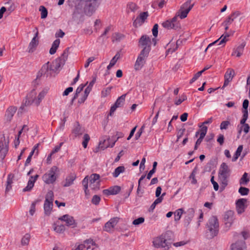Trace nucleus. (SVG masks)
I'll return each mask as SVG.
<instances>
[{"mask_svg":"<svg viewBox=\"0 0 250 250\" xmlns=\"http://www.w3.org/2000/svg\"><path fill=\"white\" fill-rule=\"evenodd\" d=\"M245 45L246 42H244L238 46L234 47L231 53V56H236L237 57H240L243 54Z\"/></svg>","mask_w":250,"mask_h":250,"instance_id":"5701e85b","label":"nucleus"},{"mask_svg":"<svg viewBox=\"0 0 250 250\" xmlns=\"http://www.w3.org/2000/svg\"><path fill=\"white\" fill-rule=\"evenodd\" d=\"M60 43V40L59 39H56L53 42L52 46L49 50V53L50 54L53 55L56 53L57 48L59 47Z\"/></svg>","mask_w":250,"mask_h":250,"instance_id":"2f4dec72","label":"nucleus"},{"mask_svg":"<svg viewBox=\"0 0 250 250\" xmlns=\"http://www.w3.org/2000/svg\"><path fill=\"white\" fill-rule=\"evenodd\" d=\"M69 54V49H65L62 56L56 59L51 64H50V69L52 71L55 72L57 71L61 66H62L65 63V62L67 59Z\"/></svg>","mask_w":250,"mask_h":250,"instance_id":"6e6552de","label":"nucleus"},{"mask_svg":"<svg viewBox=\"0 0 250 250\" xmlns=\"http://www.w3.org/2000/svg\"><path fill=\"white\" fill-rule=\"evenodd\" d=\"M145 127V125H143V126H142V127H141L140 130L136 133V134L135 135L136 140H138L140 137L143 132L144 131Z\"/></svg>","mask_w":250,"mask_h":250,"instance_id":"052dcab7","label":"nucleus"},{"mask_svg":"<svg viewBox=\"0 0 250 250\" xmlns=\"http://www.w3.org/2000/svg\"><path fill=\"white\" fill-rule=\"evenodd\" d=\"M185 213L183 208H179L177 209L174 212V220L178 221L180 220L182 214Z\"/></svg>","mask_w":250,"mask_h":250,"instance_id":"f704fd0d","label":"nucleus"},{"mask_svg":"<svg viewBox=\"0 0 250 250\" xmlns=\"http://www.w3.org/2000/svg\"><path fill=\"white\" fill-rule=\"evenodd\" d=\"M125 36L119 33H115L112 34V42H120L124 39Z\"/></svg>","mask_w":250,"mask_h":250,"instance_id":"473e14b6","label":"nucleus"},{"mask_svg":"<svg viewBox=\"0 0 250 250\" xmlns=\"http://www.w3.org/2000/svg\"><path fill=\"white\" fill-rule=\"evenodd\" d=\"M83 141L82 143V145L84 148H86L87 146V144L90 140V137L88 134H85L83 135Z\"/></svg>","mask_w":250,"mask_h":250,"instance_id":"5fc2aeb1","label":"nucleus"},{"mask_svg":"<svg viewBox=\"0 0 250 250\" xmlns=\"http://www.w3.org/2000/svg\"><path fill=\"white\" fill-rule=\"evenodd\" d=\"M4 140L3 138L0 141V158L2 160L4 159L8 151V145Z\"/></svg>","mask_w":250,"mask_h":250,"instance_id":"4be33fe9","label":"nucleus"},{"mask_svg":"<svg viewBox=\"0 0 250 250\" xmlns=\"http://www.w3.org/2000/svg\"><path fill=\"white\" fill-rule=\"evenodd\" d=\"M240 194L242 195H247L249 192V189L245 187H240L238 190Z\"/></svg>","mask_w":250,"mask_h":250,"instance_id":"6e6d98bb","label":"nucleus"},{"mask_svg":"<svg viewBox=\"0 0 250 250\" xmlns=\"http://www.w3.org/2000/svg\"><path fill=\"white\" fill-rule=\"evenodd\" d=\"M207 230L210 233L211 238L216 236L219 232V224L217 218L216 216H211L206 225Z\"/></svg>","mask_w":250,"mask_h":250,"instance_id":"0eeeda50","label":"nucleus"},{"mask_svg":"<svg viewBox=\"0 0 250 250\" xmlns=\"http://www.w3.org/2000/svg\"><path fill=\"white\" fill-rule=\"evenodd\" d=\"M229 36V35L228 33H226L225 35H222L218 40L209 44L207 48L206 49L205 51H207L208 48L216 43H217L218 45H221L222 46H224L226 42L228 41V38Z\"/></svg>","mask_w":250,"mask_h":250,"instance_id":"aec40b11","label":"nucleus"},{"mask_svg":"<svg viewBox=\"0 0 250 250\" xmlns=\"http://www.w3.org/2000/svg\"><path fill=\"white\" fill-rule=\"evenodd\" d=\"M195 173L196 172L195 170H194L189 176V178L192 179L191 183L193 184H195L197 183V180L195 178Z\"/></svg>","mask_w":250,"mask_h":250,"instance_id":"69168bd1","label":"nucleus"},{"mask_svg":"<svg viewBox=\"0 0 250 250\" xmlns=\"http://www.w3.org/2000/svg\"><path fill=\"white\" fill-rule=\"evenodd\" d=\"M65 229V226L63 225H55L54 230L58 233H62Z\"/></svg>","mask_w":250,"mask_h":250,"instance_id":"c03bdc74","label":"nucleus"},{"mask_svg":"<svg viewBox=\"0 0 250 250\" xmlns=\"http://www.w3.org/2000/svg\"><path fill=\"white\" fill-rule=\"evenodd\" d=\"M17 110V108L14 106H9L6 109L3 119L5 124H9L11 122Z\"/></svg>","mask_w":250,"mask_h":250,"instance_id":"ddd939ff","label":"nucleus"},{"mask_svg":"<svg viewBox=\"0 0 250 250\" xmlns=\"http://www.w3.org/2000/svg\"><path fill=\"white\" fill-rule=\"evenodd\" d=\"M87 83V82L85 84H81L76 89V93L74 96L73 98L72 99V101L77 98L78 96V94L81 93L83 90V88L85 87L86 84Z\"/></svg>","mask_w":250,"mask_h":250,"instance_id":"de8ad7c7","label":"nucleus"},{"mask_svg":"<svg viewBox=\"0 0 250 250\" xmlns=\"http://www.w3.org/2000/svg\"><path fill=\"white\" fill-rule=\"evenodd\" d=\"M229 175L230 169L228 166L225 163H223L219 169L218 178L220 182L221 183V186L224 188L228 185V179Z\"/></svg>","mask_w":250,"mask_h":250,"instance_id":"39448f33","label":"nucleus"},{"mask_svg":"<svg viewBox=\"0 0 250 250\" xmlns=\"http://www.w3.org/2000/svg\"><path fill=\"white\" fill-rule=\"evenodd\" d=\"M86 250H93L96 248V244L92 239H87L84 241Z\"/></svg>","mask_w":250,"mask_h":250,"instance_id":"c85d7f7f","label":"nucleus"},{"mask_svg":"<svg viewBox=\"0 0 250 250\" xmlns=\"http://www.w3.org/2000/svg\"><path fill=\"white\" fill-rule=\"evenodd\" d=\"M95 59V58L94 57H90L88 58L87 60L86 63L84 64V67L87 68L88 67L89 64L92 62Z\"/></svg>","mask_w":250,"mask_h":250,"instance_id":"774afa93","label":"nucleus"},{"mask_svg":"<svg viewBox=\"0 0 250 250\" xmlns=\"http://www.w3.org/2000/svg\"><path fill=\"white\" fill-rule=\"evenodd\" d=\"M48 90V87H45L38 93L35 90H32L27 95L23 104L19 109V113L25 111V106L31 105L38 106L47 93Z\"/></svg>","mask_w":250,"mask_h":250,"instance_id":"f03ea898","label":"nucleus"},{"mask_svg":"<svg viewBox=\"0 0 250 250\" xmlns=\"http://www.w3.org/2000/svg\"><path fill=\"white\" fill-rule=\"evenodd\" d=\"M111 88V87H108L104 89L101 92L102 97L104 98L108 96L110 94Z\"/></svg>","mask_w":250,"mask_h":250,"instance_id":"3c124183","label":"nucleus"},{"mask_svg":"<svg viewBox=\"0 0 250 250\" xmlns=\"http://www.w3.org/2000/svg\"><path fill=\"white\" fill-rule=\"evenodd\" d=\"M210 181L213 186L214 189L217 191L219 189V186L218 183L214 180V176H212L211 178Z\"/></svg>","mask_w":250,"mask_h":250,"instance_id":"680f3d73","label":"nucleus"},{"mask_svg":"<svg viewBox=\"0 0 250 250\" xmlns=\"http://www.w3.org/2000/svg\"><path fill=\"white\" fill-rule=\"evenodd\" d=\"M127 9L131 12H135L138 9V7L135 3L129 2L127 4Z\"/></svg>","mask_w":250,"mask_h":250,"instance_id":"09e8293b","label":"nucleus"},{"mask_svg":"<svg viewBox=\"0 0 250 250\" xmlns=\"http://www.w3.org/2000/svg\"><path fill=\"white\" fill-rule=\"evenodd\" d=\"M191 0H187L181 7L178 12L175 16L180 17L181 19H183L187 17L188 14L194 6V3H191Z\"/></svg>","mask_w":250,"mask_h":250,"instance_id":"1a4fd4ad","label":"nucleus"},{"mask_svg":"<svg viewBox=\"0 0 250 250\" xmlns=\"http://www.w3.org/2000/svg\"><path fill=\"white\" fill-rule=\"evenodd\" d=\"M101 201V198L99 196L95 195L93 196L91 200V202L93 204L97 205L99 204L100 201Z\"/></svg>","mask_w":250,"mask_h":250,"instance_id":"13d9d810","label":"nucleus"},{"mask_svg":"<svg viewBox=\"0 0 250 250\" xmlns=\"http://www.w3.org/2000/svg\"><path fill=\"white\" fill-rule=\"evenodd\" d=\"M247 247L245 241L240 240L233 243L230 250H246Z\"/></svg>","mask_w":250,"mask_h":250,"instance_id":"b1692460","label":"nucleus"},{"mask_svg":"<svg viewBox=\"0 0 250 250\" xmlns=\"http://www.w3.org/2000/svg\"><path fill=\"white\" fill-rule=\"evenodd\" d=\"M230 123L229 121H224L221 122L220 128L221 130H226L229 127V126L230 125Z\"/></svg>","mask_w":250,"mask_h":250,"instance_id":"603ef678","label":"nucleus"},{"mask_svg":"<svg viewBox=\"0 0 250 250\" xmlns=\"http://www.w3.org/2000/svg\"><path fill=\"white\" fill-rule=\"evenodd\" d=\"M85 245L84 243L82 244L79 243H76L73 247L72 250H83L85 248Z\"/></svg>","mask_w":250,"mask_h":250,"instance_id":"8fccbe9b","label":"nucleus"},{"mask_svg":"<svg viewBox=\"0 0 250 250\" xmlns=\"http://www.w3.org/2000/svg\"><path fill=\"white\" fill-rule=\"evenodd\" d=\"M185 216L184 219V225L188 227L192 221L195 213V210L193 208H189L185 212Z\"/></svg>","mask_w":250,"mask_h":250,"instance_id":"2eb2a0df","label":"nucleus"},{"mask_svg":"<svg viewBox=\"0 0 250 250\" xmlns=\"http://www.w3.org/2000/svg\"><path fill=\"white\" fill-rule=\"evenodd\" d=\"M247 202V200L244 198L239 199L237 200L236 202V208L238 214H242L245 211L247 206L246 205Z\"/></svg>","mask_w":250,"mask_h":250,"instance_id":"a211bd4d","label":"nucleus"},{"mask_svg":"<svg viewBox=\"0 0 250 250\" xmlns=\"http://www.w3.org/2000/svg\"><path fill=\"white\" fill-rule=\"evenodd\" d=\"M199 126L200 128V130L199 131L200 132V137L204 138L207 134L208 127L204 126L203 125H199Z\"/></svg>","mask_w":250,"mask_h":250,"instance_id":"a19ab883","label":"nucleus"},{"mask_svg":"<svg viewBox=\"0 0 250 250\" xmlns=\"http://www.w3.org/2000/svg\"><path fill=\"white\" fill-rule=\"evenodd\" d=\"M167 235L168 233H166L155 238L153 242L154 246L157 248H161L168 250L171 247L172 241Z\"/></svg>","mask_w":250,"mask_h":250,"instance_id":"20e7f679","label":"nucleus"},{"mask_svg":"<svg viewBox=\"0 0 250 250\" xmlns=\"http://www.w3.org/2000/svg\"><path fill=\"white\" fill-rule=\"evenodd\" d=\"M234 75V71L232 69L228 70L225 75V82L223 87L227 86L231 81Z\"/></svg>","mask_w":250,"mask_h":250,"instance_id":"bb28decb","label":"nucleus"},{"mask_svg":"<svg viewBox=\"0 0 250 250\" xmlns=\"http://www.w3.org/2000/svg\"><path fill=\"white\" fill-rule=\"evenodd\" d=\"M59 220L64 221L67 226L72 228H76L77 226V223L74 218L68 214H65L59 218Z\"/></svg>","mask_w":250,"mask_h":250,"instance_id":"f3484780","label":"nucleus"},{"mask_svg":"<svg viewBox=\"0 0 250 250\" xmlns=\"http://www.w3.org/2000/svg\"><path fill=\"white\" fill-rule=\"evenodd\" d=\"M34 180L30 178L28 182L27 186L24 188H23V191H27L30 190L34 187Z\"/></svg>","mask_w":250,"mask_h":250,"instance_id":"49530a36","label":"nucleus"},{"mask_svg":"<svg viewBox=\"0 0 250 250\" xmlns=\"http://www.w3.org/2000/svg\"><path fill=\"white\" fill-rule=\"evenodd\" d=\"M249 237V233L246 231H242L241 233L238 234L237 235V237L238 239H242L243 238V240L244 241L245 240H246L247 238Z\"/></svg>","mask_w":250,"mask_h":250,"instance_id":"4d7b16f0","label":"nucleus"},{"mask_svg":"<svg viewBox=\"0 0 250 250\" xmlns=\"http://www.w3.org/2000/svg\"><path fill=\"white\" fill-rule=\"evenodd\" d=\"M98 0H75L74 14L83 12L88 16H91L98 7Z\"/></svg>","mask_w":250,"mask_h":250,"instance_id":"f257e3e1","label":"nucleus"},{"mask_svg":"<svg viewBox=\"0 0 250 250\" xmlns=\"http://www.w3.org/2000/svg\"><path fill=\"white\" fill-rule=\"evenodd\" d=\"M50 65L49 64V62H48L44 64L42 67L40 72L42 75L46 74L47 76L48 74H50V71H52L50 69Z\"/></svg>","mask_w":250,"mask_h":250,"instance_id":"7c9ffc66","label":"nucleus"},{"mask_svg":"<svg viewBox=\"0 0 250 250\" xmlns=\"http://www.w3.org/2000/svg\"><path fill=\"white\" fill-rule=\"evenodd\" d=\"M119 58L120 54L119 53H117L110 61L109 64L107 66V69L108 70L111 69L115 64Z\"/></svg>","mask_w":250,"mask_h":250,"instance_id":"e433bc0d","label":"nucleus"},{"mask_svg":"<svg viewBox=\"0 0 250 250\" xmlns=\"http://www.w3.org/2000/svg\"><path fill=\"white\" fill-rule=\"evenodd\" d=\"M126 94H123L120 97H119L116 100L114 104L116 105L118 107L122 106L125 101Z\"/></svg>","mask_w":250,"mask_h":250,"instance_id":"4c0bfd02","label":"nucleus"},{"mask_svg":"<svg viewBox=\"0 0 250 250\" xmlns=\"http://www.w3.org/2000/svg\"><path fill=\"white\" fill-rule=\"evenodd\" d=\"M148 53L146 50H142L139 54L134 64V69L136 70H140L145 64Z\"/></svg>","mask_w":250,"mask_h":250,"instance_id":"9d476101","label":"nucleus"},{"mask_svg":"<svg viewBox=\"0 0 250 250\" xmlns=\"http://www.w3.org/2000/svg\"><path fill=\"white\" fill-rule=\"evenodd\" d=\"M148 14L147 12L141 13L133 21V25L135 27L141 26L147 18Z\"/></svg>","mask_w":250,"mask_h":250,"instance_id":"6ab92c4d","label":"nucleus"},{"mask_svg":"<svg viewBox=\"0 0 250 250\" xmlns=\"http://www.w3.org/2000/svg\"><path fill=\"white\" fill-rule=\"evenodd\" d=\"M76 179V175L75 173H70L67 175L63 183V187H68L72 185L74 181Z\"/></svg>","mask_w":250,"mask_h":250,"instance_id":"393cba45","label":"nucleus"},{"mask_svg":"<svg viewBox=\"0 0 250 250\" xmlns=\"http://www.w3.org/2000/svg\"><path fill=\"white\" fill-rule=\"evenodd\" d=\"M91 90V88L89 87V86H88L84 90V93L83 97L79 100V103H83L85 100L86 99L88 94H89L90 91Z\"/></svg>","mask_w":250,"mask_h":250,"instance_id":"58836bf2","label":"nucleus"},{"mask_svg":"<svg viewBox=\"0 0 250 250\" xmlns=\"http://www.w3.org/2000/svg\"><path fill=\"white\" fill-rule=\"evenodd\" d=\"M34 32H35L34 36L29 43L27 48V51L30 53L34 52L36 50V48L39 44V32L37 28L35 29Z\"/></svg>","mask_w":250,"mask_h":250,"instance_id":"9b49d317","label":"nucleus"},{"mask_svg":"<svg viewBox=\"0 0 250 250\" xmlns=\"http://www.w3.org/2000/svg\"><path fill=\"white\" fill-rule=\"evenodd\" d=\"M30 239V235L29 233L25 234L21 240V244L22 246H26L29 244Z\"/></svg>","mask_w":250,"mask_h":250,"instance_id":"ea45409f","label":"nucleus"},{"mask_svg":"<svg viewBox=\"0 0 250 250\" xmlns=\"http://www.w3.org/2000/svg\"><path fill=\"white\" fill-rule=\"evenodd\" d=\"M158 25L157 24H154L152 30V34L154 37H156L158 35Z\"/></svg>","mask_w":250,"mask_h":250,"instance_id":"0e129e2a","label":"nucleus"},{"mask_svg":"<svg viewBox=\"0 0 250 250\" xmlns=\"http://www.w3.org/2000/svg\"><path fill=\"white\" fill-rule=\"evenodd\" d=\"M119 218L118 217H114L110 219L105 224L104 230L107 232L111 231L119 222Z\"/></svg>","mask_w":250,"mask_h":250,"instance_id":"412c9836","label":"nucleus"},{"mask_svg":"<svg viewBox=\"0 0 250 250\" xmlns=\"http://www.w3.org/2000/svg\"><path fill=\"white\" fill-rule=\"evenodd\" d=\"M121 190V188L118 186H115L109 188L108 189L103 190V193L104 195H115L118 194Z\"/></svg>","mask_w":250,"mask_h":250,"instance_id":"a878e982","label":"nucleus"},{"mask_svg":"<svg viewBox=\"0 0 250 250\" xmlns=\"http://www.w3.org/2000/svg\"><path fill=\"white\" fill-rule=\"evenodd\" d=\"M53 207V202L51 201H48V199H45L44 204V209L45 213L46 215H49L52 210Z\"/></svg>","mask_w":250,"mask_h":250,"instance_id":"cd10ccee","label":"nucleus"},{"mask_svg":"<svg viewBox=\"0 0 250 250\" xmlns=\"http://www.w3.org/2000/svg\"><path fill=\"white\" fill-rule=\"evenodd\" d=\"M139 44L143 47L142 50H147V53L149 54L151 44V40L149 37L146 35L142 36L139 40Z\"/></svg>","mask_w":250,"mask_h":250,"instance_id":"f8f14e48","label":"nucleus"},{"mask_svg":"<svg viewBox=\"0 0 250 250\" xmlns=\"http://www.w3.org/2000/svg\"><path fill=\"white\" fill-rule=\"evenodd\" d=\"M250 181V178L248 177V174L245 172L239 181V183L241 185H247Z\"/></svg>","mask_w":250,"mask_h":250,"instance_id":"c9c22d12","label":"nucleus"},{"mask_svg":"<svg viewBox=\"0 0 250 250\" xmlns=\"http://www.w3.org/2000/svg\"><path fill=\"white\" fill-rule=\"evenodd\" d=\"M58 167L56 166H53L42 175V179L46 184H53L58 177Z\"/></svg>","mask_w":250,"mask_h":250,"instance_id":"423d86ee","label":"nucleus"},{"mask_svg":"<svg viewBox=\"0 0 250 250\" xmlns=\"http://www.w3.org/2000/svg\"><path fill=\"white\" fill-rule=\"evenodd\" d=\"M186 99H187V97L185 95H183L181 98H179V99L175 101V104L176 105H179L183 101H184Z\"/></svg>","mask_w":250,"mask_h":250,"instance_id":"338daca9","label":"nucleus"},{"mask_svg":"<svg viewBox=\"0 0 250 250\" xmlns=\"http://www.w3.org/2000/svg\"><path fill=\"white\" fill-rule=\"evenodd\" d=\"M116 141H115L111 145H104V143H106V142H109V140L108 139L107 141L105 139L104 140V142H102V141H101L99 143V147L103 150L105 148L108 147H112L115 144V142H116Z\"/></svg>","mask_w":250,"mask_h":250,"instance_id":"a18cd8bd","label":"nucleus"},{"mask_svg":"<svg viewBox=\"0 0 250 250\" xmlns=\"http://www.w3.org/2000/svg\"><path fill=\"white\" fill-rule=\"evenodd\" d=\"M162 26L168 29L177 28L179 26V23L177 22V16H174L172 19L163 22Z\"/></svg>","mask_w":250,"mask_h":250,"instance_id":"dca6fc26","label":"nucleus"},{"mask_svg":"<svg viewBox=\"0 0 250 250\" xmlns=\"http://www.w3.org/2000/svg\"><path fill=\"white\" fill-rule=\"evenodd\" d=\"M182 42L180 40H178L176 42V44H174L172 47H169L168 48L167 50V53H172L174 51H175L178 48V46Z\"/></svg>","mask_w":250,"mask_h":250,"instance_id":"864d4df0","label":"nucleus"},{"mask_svg":"<svg viewBox=\"0 0 250 250\" xmlns=\"http://www.w3.org/2000/svg\"><path fill=\"white\" fill-rule=\"evenodd\" d=\"M145 221V218L144 217H139L136 219H135L132 224L135 226H137L140 224L143 223Z\"/></svg>","mask_w":250,"mask_h":250,"instance_id":"bf43d9fd","label":"nucleus"},{"mask_svg":"<svg viewBox=\"0 0 250 250\" xmlns=\"http://www.w3.org/2000/svg\"><path fill=\"white\" fill-rule=\"evenodd\" d=\"M224 222L226 227L229 229L234 220V213L232 210L226 211L224 214Z\"/></svg>","mask_w":250,"mask_h":250,"instance_id":"4468645a","label":"nucleus"},{"mask_svg":"<svg viewBox=\"0 0 250 250\" xmlns=\"http://www.w3.org/2000/svg\"><path fill=\"white\" fill-rule=\"evenodd\" d=\"M39 11L41 12V17L42 19H45L48 15L47 9L43 5H41L39 7Z\"/></svg>","mask_w":250,"mask_h":250,"instance_id":"79ce46f5","label":"nucleus"},{"mask_svg":"<svg viewBox=\"0 0 250 250\" xmlns=\"http://www.w3.org/2000/svg\"><path fill=\"white\" fill-rule=\"evenodd\" d=\"M239 15L238 12H235L231 14L226 20L222 23V24L230 25L234 21V20Z\"/></svg>","mask_w":250,"mask_h":250,"instance_id":"c756f323","label":"nucleus"},{"mask_svg":"<svg viewBox=\"0 0 250 250\" xmlns=\"http://www.w3.org/2000/svg\"><path fill=\"white\" fill-rule=\"evenodd\" d=\"M83 133V130L79 124L77 125L73 130V133L76 137L81 135Z\"/></svg>","mask_w":250,"mask_h":250,"instance_id":"37998d69","label":"nucleus"},{"mask_svg":"<svg viewBox=\"0 0 250 250\" xmlns=\"http://www.w3.org/2000/svg\"><path fill=\"white\" fill-rule=\"evenodd\" d=\"M45 199H48V201H51L53 202V192L52 191H49L46 196Z\"/></svg>","mask_w":250,"mask_h":250,"instance_id":"e2e57ef3","label":"nucleus"},{"mask_svg":"<svg viewBox=\"0 0 250 250\" xmlns=\"http://www.w3.org/2000/svg\"><path fill=\"white\" fill-rule=\"evenodd\" d=\"M125 170V168L124 166H119L117 167L112 173V175L114 177L117 178L119 175L123 173Z\"/></svg>","mask_w":250,"mask_h":250,"instance_id":"72a5a7b5","label":"nucleus"},{"mask_svg":"<svg viewBox=\"0 0 250 250\" xmlns=\"http://www.w3.org/2000/svg\"><path fill=\"white\" fill-rule=\"evenodd\" d=\"M100 175L94 173L90 175L89 177L86 176L82 181V185L83 187L84 191L86 195H89L88 188V181L89 180V187L93 190H97L100 188Z\"/></svg>","mask_w":250,"mask_h":250,"instance_id":"7ed1b4c3","label":"nucleus"}]
</instances>
